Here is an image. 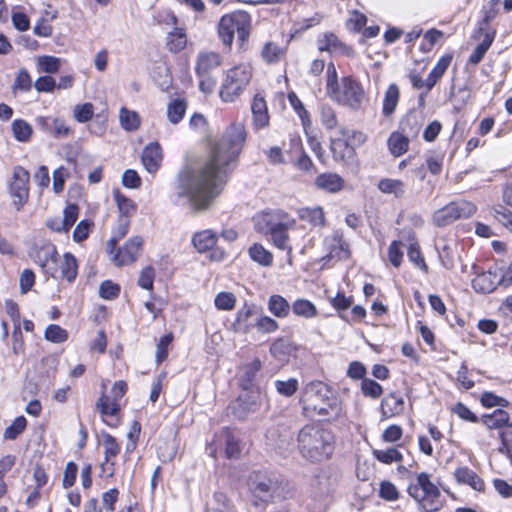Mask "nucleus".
Here are the masks:
<instances>
[{"mask_svg": "<svg viewBox=\"0 0 512 512\" xmlns=\"http://www.w3.org/2000/svg\"><path fill=\"white\" fill-rule=\"evenodd\" d=\"M477 211L474 203L460 199L451 201L444 207L436 210L432 216V222L437 227H445L456 220L473 216Z\"/></svg>", "mask_w": 512, "mask_h": 512, "instance_id": "9d476101", "label": "nucleus"}, {"mask_svg": "<svg viewBox=\"0 0 512 512\" xmlns=\"http://www.w3.org/2000/svg\"><path fill=\"white\" fill-rule=\"evenodd\" d=\"M27 420L24 416H18L11 425L4 431V438L7 440H15L26 428Z\"/></svg>", "mask_w": 512, "mask_h": 512, "instance_id": "4d7b16f0", "label": "nucleus"}, {"mask_svg": "<svg viewBox=\"0 0 512 512\" xmlns=\"http://www.w3.org/2000/svg\"><path fill=\"white\" fill-rule=\"evenodd\" d=\"M250 27V15L244 11H236L221 18L218 34L225 45L230 46L232 44L235 34L241 44H243L248 39Z\"/></svg>", "mask_w": 512, "mask_h": 512, "instance_id": "1a4fd4ad", "label": "nucleus"}, {"mask_svg": "<svg viewBox=\"0 0 512 512\" xmlns=\"http://www.w3.org/2000/svg\"><path fill=\"white\" fill-rule=\"evenodd\" d=\"M297 448L301 457L311 463H320L334 452V435L320 424L303 426L297 434Z\"/></svg>", "mask_w": 512, "mask_h": 512, "instance_id": "7ed1b4c3", "label": "nucleus"}, {"mask_svg": "<svg viewBox=\"0 0 512 512\" xmlns=\"http://www.w3.org/2000/svg\"><path fill=\"white\" fill-rule=\"evenodd\" d=\"M250 490L254 497L268 503L292 497L290 483L278 476L255 473L250 480Z\"/></svg>", "mask_w": 512, "mask_h": 512, "instance_id": "39448f33", "label": "nucleus"}, {"mask_svg": "<svg viewBox=\"0 0 512 512\" xmlns=\"http://www.w3.org/2000/svg\"><path fill=\"white\" fill-rule=\"evenodd\" d=\"M277 393L283 397H292L299 388V382L296 378H288L285 380L277 379L274 382Z\"/></svg>", "mask_w": 512, "mask_h": 512, "instance_id": "de8ad7c7", "label": "nucleus"}, {"mask_svg": "<svg viewBox=\"0 0 512 512\" xmlns=\"http://www.w3.org/2000/svg\"><path fill=\"white\" fill-rule=\"evenodd\" d=\"M295 224L296 220L287 212L276 209L259 215L255 221V228L258 232L268 236L276 248L286 251L290 258L292 246L290 245L288 230L293 228Z\"/></svg>", "mask_w": 512, "mask_h": 512, "instance_id": "20e7f679", "label": "nucleus"}, {"mask_svg": "<svg viewBox=\"0 0 512 512\" xmlns=\"http://www.w3.org/2000/svg\"><path fill=\"white\" fill-rule=\"evenodd\" d=\"M361 389L365 396L378 398L383 392L382 386L375 380L364 378L361 383Z\"/></svg>", "mask_w": 512, "mask_h": 512, "instance_id": "338daca9", "label": "nucleus"}, {"mask_svg": "<svg viewBox=\"0 0 512 512\" xmlns=\"http://www.w3.org/2000/svg\"><path fill=\"white\" fill-rule=\"evenodd\" d=\"M454 477L459 484L469 485L476 491H482L484 489L483 480L466 466L457 468L454 472Z\"/></svg>", "mask_w": 512, "mask_h": 512, "instance_id": "bb28decb", "label": "nucleus"}, {"mask_svg": "<svg viewBox=\"0 0 512 512\" xmlns=\"http://www.w3.org/2000/svg\"><path fill=\"white\" fill-rule=\"evenodd\" d=\"M288 101L290 105L293 107L295 112L298 114L299 118L302 121L303 126L310 124L309 113L305 109L302 101L298 98V96L294 92L288 93Z\"/></svg>", "mask_w": 512, "mask_h": 512, "instance_id": "13d9d810", "label": "nucleus"}, {"mask_svg": "<svg viewBox=\"0 0 512 512\" xmlns=\"http://www.w3.org/2000/svg\"><path fill=\"white\" fill-rule=\"evenodd\" d=\"M495 37V32H487L484 36V39L481 43H479L472 54L469 56V63L472 65L479 64L482 59L484 58L486 52L489 50L490 46L492 45Z\"/></svg>", "mask_w": 512, "mask_h": 512, "instance_id": "58836bf2", "label": "nucleus"}, {"mask_svg": "<svg viewBox=\"0 0 512 512\" xmlns=\"http://www.w3.org/2000/svg\"><path fill=\"white\" fill-rule=\"evenodd\" d=\"M120 294V286L111 280H105L100 284L99 296L105 300H113Z\"/></svg>", "mask_w": 512, "mask_h": 512, "instance_id": "680f3d73", "label": "nucleus"}, {"mask_svg": "<svg viewBox=\"0 0 512 512\" xmlns=\"http://www.w3.org/2000/svg\"><path fill=\"white\" fill-rule=\"evenodd\" d=\"M409 240L411 241L407 252L409 260L412 263H414L419 269H421L424 272H427L428 266L425 263L418 243L415 241L414 233L409 234Z\"/></svg>", "mask_w": 512, "mask_h": 512, "instance_id": "c03bdc74", "label": "nucleus"}, {"mask_svg": "<svg viewBox=\"0 0 512 512\" xmlns=\"http://www.w3.org/2000/svg\"><path fill=\"white\" fill-rule=\"evenodd\" d=\"M334 487V480L325 469H319L310 483V496L315 501H322L327 498Z\"/></svg>", "mask_w": 512, "mask_h": 512, "instance_id": "2eb2a0df", "label": "nucleus"}, {"mask_svg": "<svg viewBox=\"0 0 512 512\" xmlns=\"http://www.w3.org/2000/svg\"><path fill=\"white\" fill-rule=\"evenodd\" d=\"M320 121L327 130H333L338 125L336 111L328 104L320 106Z\"/></svg>", "mask_w": 512, "mask_h": 512, "instance_id": "603ef678", "label": "nucleus"}, {"mask_svg": "<svg viewBox=\"0 0 512 512\" xmlns=\"http://www.w3.org/2000/svg\"><path fill=\"white\" fill-rule=\"evenodd\" d=\"M119 120L121 127L126 131H135L140 125L139 115L130 111L125 107H122L119 112Z\"/></svg>", "mask_w": 512, "mask_h": 512, "instance_id": "a18cd8bd", "label": "nucleus"}, {"mask_svg": "<svg viewBox=\"0 0 512 512\" xmlns=\"http://www.w3.org/2000/svg\"><path fill=\"white\" fill-rule=\"evenodd\" d=\"M30 173L21 166L13 169L12 179L9 182V194L13 199V205L20 211L29 198Z\"/></svg>", "mask_w": 512, "mask_h": 512, "instance_id": "ddd939ff", "label": "nucleus"}, {"mask_svg": "<svg viewBox=\"0 0 512 512\" xmlns=\"http://www.w3.org/2000/svg\"><path fill=\"white\" fill-rule=\"evenodd\" d=\"M38 263L46 275L59 280V254L54 245H47L40 249Z\"/></svg>", "mask_w": 512, "mask_h": 512, "instance_id": "dca6fc26", "label": "nucleus"}, {"mask_svg": "<svg viewBox=\"0 0 512 512\" xmlns=\"http://www.w3.org/2000/svg\"><path fill=\"white\" fill-rule=\"evenodd\" d=\"M480 402L484 407H508L509 401L503 397L497 396L492 392H484L481 395Z\"/></svg>", "mask_w": 512, "mask_h": 512, "instance_id": "69168bd1", "label": "nucleus"}, {"mask_svg": "<svg viewBox=\"0 0 512 512\" xmlns=\"http://www.w3.org/2000/svg\"><path fill=\"white\" fill-rule=\"evenodd\" d=\"M249 256L254 262L268 267L273 263V255L270 251L264 248L262 244L255 243L248 250Z\"/></svg>", "mask_w": 512, "mask_h": 512, "instance_id": "a19ab883", "label": "nucleus"}, {"mask_svg": "<svg viewBox=\"0 0 512 512\" xmlns=\"http://www.w3.org/2000/svg\"><path fill=\"white\" fill-rule=\"evenodd\" d=\"M452 61L451 55H444L442 56L436 63V65L433 67V69L430 71L427 79V92L430 91L435 84L438 82V80L444 75L446 70L448 69L450 63Z\"/></svg>", "mask_w": 512, "mask_h": 512, "instance_id": "2f4dec72", "label": "nucleus"}, {"mask_svg": "<svg viewBox=\"0 0 512 512\" xmlns=\"http://www.w3.org/2000/svg\"><path fill=\"white\" fill-rule=\"evenodd\" d=\"M44 336L50 342L63 343L68 339V332L59 325L50 324L46 327Z\"/></svg>", "mask_w": 512, "mask_h": 512, "instance_id": "6e6d98bb", "label": "nucleus"}, {"mask_svg": "<svg viewBox=\"0 0 512 512\" xmlns=\"http://www.w3.org/2000/svg\"><path fill=\"white\" fill-rule=\"evenodd\" d=\"M283 54V49L279 47L274 42L265 43L261 56L266 63L272 64L276 63L280 60L281 55Z\"/></svg>", "mask_w": 512, "mask_h": 512, "instance_id": "864d4df0", "label": "nucleus"}, {"mask_svg": "<svg viewBox=\"0 0 512 512\" xmlns=\"http://www.w3.org/2000/svg\"><path fill=\"white\" fill-rule=\"evenodd\" d=\"M101 442L104 448V455L106 463L114 465V459L120 453L121 446L116 438L107 432L101 433Z\"/></svg>", "mask_w": 512, "mask_h": 512, "instance_id": "7c9ffc66", "label": "nucleus"}, {"mask_svg": "<svg viewBox=\"0 0 512 512\" xmlns=\"http://www.w3.org/2000/svg\"><path fill=\"white\" fill-rule=\"evenodd\" d=\"M472 269L476 275L475 278L472 279V287L477 293L489 294L493 292L502 281L508 280L509 283H512V265L505 275L498 270L479 271L476 265H473Z\"/></svg>", "mask_w": 512, "mask_h": 512, "instance_id": "f8f14e48", "label": "nucleus"}, {"mask_svg": "<svg viewBox=\"0 0 512 512\" xmlns=\"http://www.w3.org/2000/svg\"><path fill=\"white\" fill-rule=\"evenodd\" d=\"M79 207L76 204H69L63 212V219L59 226H54V221H48L47 226L56 232H67L74 225L78 218Z\"/></svg>", "mask_w": 512, "mask_h": 512, "instance_id": "cd10ccee", "label": "nucleus"}, {"mask_svg": "<svg viewBox=\"0 0 512 512\" xmlns=\"http://www.w3.org/2000/svg\"><path fill=\"white\" fill-rule=\"evenodd\" d=\"M118 226L113 230L112 236L107 243V250L110 254L114 253L118 242L126 236L130 226L128 218H119Z\"/></svg>", "mask_w": 512, "mask_h": 512, "instance_id": "37998d69", "label": "nucleus"}, {"mask_svg": "<svg viewBox=\"0 0 512 512\" xmlns=\"http://www.w3.org/2000/svg\"><path fill=\"white\" fill-rule=\"evenodd\" d=\"M73 116L79 123H86L94 117V106L90 102L78 104L73 109Z\"/></svg>", "mask_w": 512, "mask_h": 512, "instance_id": "5fc2aeb1", "label": "nucleus"}, {"mask_svg": "<svg viewBox=\"0 0 512 512\" xmlns=\"http://www.w3.org/2000/svg\"><path fill=\"white\" fill-rule=\"evenodd\" d=\"M399 97L400 92L398 86L394 83L390 84L383 98L382 114L384 116H390L394 113L399 102Z\"/></svg>", "mask_w": 512, "mask_h": 512, "instance_id": "473e14b6", "label": "nucleus"}, {"mask_svg": "<svg viewBox=\"0 0 512 512\" xmlns=\"http://www.w3.org/2000/svg\"><path fill=\"white\" fill-rule=\"evenodd\" d=\"M329 97L352 111L362 110L369 100L362 84L352 76L342 77L340 86Z\"/></svg>", "mask_w": 512, "mask_h": 512, "instance_id": "0eeeda50", "label": "nucleus"}, {"mask_svg": "<svg viewBox=\"0 0 512 512\" xmlns=\"http://www.w3.org/2000/svg\"><path fill=\"white\" fill-rule=\"evenodd\" d=\"M187 103L184 99H174L167 106V118L170 123L178 124L184 117Z\"/></svg>", "mask_w": 512, "mask_h": 512, "instance_id": "ea45409f", "label": "nucleus"}, {"mask_svg": "<svg viewBox=\"0 0 512 512\" xmlns=\"http://www.w3.org/2000/svg\"><path fill=\"white\" fill-rule=\"evenodd\" d=\"M405 408L404 398L396 392L386 395L381 401V414L383 419H388L403 413Z\"/></svg>", "mask_w": 512, "mask_h": 512, "instance_id": "aec40b11", "label": "nucleus"}, {"mask_svg": "<svg viewBox=\"0 0 512 512\" xmlns=\"http://www.w3.org/2000/svg\"><path fill=\"white\" fill-rule=\"evenodd\" d=\"M343 179L335 173H322L315 179L318 188L334 193L342 189Z\"/></svg>", "mask_w": 512, "mask_h": 512, "instance_id": "c85d7f7f", "label": "nucleus"}, {"mask_svg": "<svg viewBox=\"0 0 512 512\" xmlns=\"http://www.w3.org/2000/svg\"><path fill=\"white\" fill-rule=\"evenodd\" d=\"M493 211L494 218L512 232V212L501 205L494 208Z\"/></svg>", "mask_w": 512, "mask_h": 512, "instance_id": "774afa93", "label": "nucleus"}, {"mask_svg": "<svg viewBox=\"0 0 512 512\" xmlns=\"http://www.w3.org/2000/svg\"><path fill=\"white\" fill-rule=\"evenodd\" d=\"M38 66L45 73L53 74L61 67V60L54 56L44 55L38 58Z\"/></svg>", "mask_w": 512, "mask_h": 512, "instance_id": "bf43d9fd", "label": "nucleus"}, {"mask_svg": "<svg viewBox=\"0 0 512 512\" xmlns=\"http://www.w3.org/2000/svg\"><path fill=\"white\" fill-rule=\"evenodd\" d=\"M408 145V138L399 133H392L388 139L389 150L396 157L404 154L408 149Z\"/></svg>", "mask_w": 512, "mask_h": 512, "instance_id": "49530a36", "label": "nucleus"}, {"mask_svg": "<svg viewBox=\"0 0 512 512\" xmlns=\"http://www.w3.org/2000/svg\"><path fill=\"white\" fill-rule=\"evenodd\" d=\"M299 403L303 415L307 418L319 416L327 421H334L343 414L341 401L322 381L316 380L307 383L302 389Z\"/></svg>", "mask_w": 512, "mask_h": 512, "instance_id": "f03ea898", "label": "nucleus"}, {"mask_svg": "<svg viewBox=\"0 0 512 512\" xmlns=\"http://www.w3.org/2000/svg\"><path fill=\"white\" fill-rule=\"evenodd\" d=\"M481 422L488 429H502L503 427H512V421L508 412L503 409H496L492 413L484 414L481 418Z\"/></svg>", "mask_w": 512, "mask_h": 512, "instance_id": "a878e982", "label": "nucleus"}, {"mask_svg": "<svg viewBox=\"0 0 512 512\" xmlns=\"http://www.w3.org/2000/svg\"><path fill=\"white\" fill-rule=\"evenodd\" d=\"M113 197L120 213L119 218H128L130 220V217L136 211L134 201L123 195L118 189L113 191Z\"/></svg>", "mask_w": 512, "mask_h": 512, "instance_id": "c9c22d12", "label": "nucleus"}, {"mask_svg": "<svg viewBox=\"0 0 512 512\" xmlns=\"http://www.w3.org/2000/svg\"><path fill=\"white\" fill-rule=\"evenodd\" d=\"M252 77L249 65L240 64L230 68L221 83L219 96L223 102H234L245 90Z\"/></svg>", "mask_w": 512, "mask_h": 512, "instance_id": "6e6552de", "label": "nucleus"}, {"mask_svg": "<svg viewBox=\"0 0 512 512\" xmlns=\"http://www.w3.org/2000/svg\"><path fill=\"white\" fill-rule=\"evenodd\" d=\"M162 160L163 152L158 142H150L144 147L141 155V161L148 173H156L161 166Z\"/></svg>", "mask_w": 512, "mask_h": 512, "instance_id": "a211bd4d", "label": "nucleus"}, {"mask_svg": "<svg viewBox=\"0 0 512 512\" xmlns=\"http://www.w3.org/2000/svg\"><path fill=\"white\" fill-rule=\"evenodd\" d=\"M12 131L16 140L27 142L32 135L31 125L22 119H16L12 123Z\"/></svg>", "mask_w": 512, "mask_h": 512, "instance_id": "3c124183", "label": "nucleus"}, {"mask_svg": "<svg viewBox=\"0 0 512 512\" xmlns=\"http://www.w3.org/2000/svg\"><path fill=\"white\" fill-rule=\"evenodd\" d=\"M260 369L261 362L259 359H254L244 367V371L240 377V385L244 390H248L253 386L256 375Z\"/></svg>", "mask_w": 512, "mask_h": 512, "instance_id": "79ce46f5", "label": "nucleus"}, {"mask_svg": "<svg viewBox=\"0 0 512 512\" xmlns=\"http://www.w3.org/2000/svg\"><path fill=\"white\" fill-rule=\"evenodd\" d=\"M374 457L381 463L391 464L393 462H400L403 458L402 453L394 447L382 450H373Z\"/></svg>", "mask_w": 512, "mask_h": 512, "instance_id": "8fccbe9b", "label": "nucleus"}, {"mask_svg": "<svg viewBox=\"0 0 512 512\" xmlns=\"http://www.w3.org/2000/svg\"><path fill=\"white\" fill-rule=\"evenodd\" d=\"M105 389L106 385L102 383V393L96 402V408L102 417L116 416L121 410L119 401L127 392L128 385L123 380L116 381L111 388V395H107Z\"/></svg>", "mask_w": 512, "mask_h": 512, "instance_id": "9b49d317", "label": "nucleus"}, {"mask_svg": "<svg viewBox=\"0 0 512 512\" xmlns=\"http://www.w3.org/2000/svg\"><path fill=\"white\" fill-rule=\"evenodd\" d=\"M214 303L219 310H232L236 304V298L233 293L220 292L216 295Z\"/></svg>", "mask_w": 512, "mask_h": 512, "instance_id": "0e129e2a", "label": "nucleus"}, {"mask_svg": "<svg viewBox=\"0 0 512 512\" xmlns=\"http://www.w3.org/2000/svg\"><path fill=\"white\" fill-rule=\"evenodd\" d=\"M221 65V56L216 52H201L197 56L196 75H212Z\"/></svg>", "mask_w": 512, "mask_h": 512, "instance_id": "412c9836", "label": "nucleus"}, {"mask_svg": "<svg viewBox=\"0 0 512 512\" xmlns=\"http://www.w3.org/2000/svg\"><path fill=\"white\" fill-rule=\"evenodd\" d=\"M291 309L296 316L303 317L305 319H311L316 317L318 314L316 306L311 301L304 298L296 299L292 303Z\"/></svg>", "mask_w": 512, "mask_h": 512, "instance_id": "72a5a7b5", "label": "nucleus"}, {"mask_svg": "<svg viewBox=\"0 0 512 512\" xmlns=\"http://www.w3.org/2000/svg\"><path fill=\"white\" fill-rule=\"evenodd\" d=\"M323 244L326 255L322 259L326 262L334 258L341 259L348 255L342 233L339 231H334L331 235L325 237Z\"/></svg>", "mask_w": 512, "mask_h": 512, "instance_id": "f3484780", "label": "nucleus"}, {"mask_svg": "<svg viewBox=\"0 0 512 512\" xmlns=\"http://www.w3.org/2000/svg\"><path fill=\"white\" fill-rule=\"evenodd\" d=\"M258 397V393L255 392L241 394L233 406L234 415L244 419L249 413L255 412L259 408Z\"/></svg>", "mask_w": 512, "mask_h": 512, "instance_id": "6ab92c4d", "label": "nucleus"}, {"mask_svg": "<svg viewBox=\"0 0 512 512\" xmlns=\"http://www.w3.org/2000/svg\"><path fill=\"white\" fill-rule=\"evenodd\" d=\"M253 315V307L244 305L236 314L233 327L235 331L247 333L254 325L249 321Z\"/></svg>", "mask_w": 512, "mask_h": 512, "instance_id": "e433bc0d", "label": "nucleus"}, {"mask_svg": "<svg viewBox=\"0 0 512 512\" xmlns=\"http://www.w3.org/2000/svg\"><path fill=\"white\" fill-rule=\"evenodd\" d=\"M242 123H231L218 141L210 145L208 159L186 164L176 174L169 200L174 206H189L202 212L213 204L222 192L228 174L237 161L246 141Z\"/></svg>", "mask_w": 512, "mask_h": 512, "instance_id": "f257e3e1", "label": "nucleus"}, {"mask_svg": "<svg viewBox=\"0 0 512 512\" xmlns=\"http://www.w3.org/2000/svg\"><path fill=\"white\" fill-rule=\"evenodd\" d=\"M300 220L310 224L312 228H322L326 224L324 211L321 207H303L298 210Z\"/></svg>", "mask_w": 512, "mask_h": 512, "instance_id": "393cba45", "label": "nucleus"}, {"mask_svg": "<svg viewBox=\"0 0 512 512\" xmlns=\"http://www.w3.org/2000/svg\"><path fill=\"white\" fill-rule=\"evenodd\" d=\"M294 145L298 146V148L300 150V156L295 161L294 166L303 172H308V173L314 172L315 171L314 164H313L311 158L305 153V151H303L300 141L299 140L295 141Z\"/></svg>", "mask_w": 512, "mask_h": 512, "instance_id": "052dcab7", "label": "nucleus"}, {"mask_svg": "<svg viewBox=\"0 0 512 512\" xmlns=\"http://www.w3.org/2000/svg\"><path fill=\"white\" fill-rule=\"evenodd\" d=\"M330 149L336 161L346 162L354 154V149L342 139H332Z\"/></svg>", "mask_w": 512, "mask_h": 512, "instance_id": "f704fd0d", "label": "nucleus"}, {"mask_svg": "<svg viewBox=\"0 0 512 512\" xmlns=\"http://www.w3.org/2000/svg\"><path fill=\"white\" fill-rule=\"evenodd\" d=\"M378 189L385 194H392L396 198H401L405 194V185L399 179L384 178L379 181Z\"/></svg>", "mask_w": 512, "mask_h": 512, "instance_id": "4c0bfd02", "label": "nucleus"}, {"mask_svg": "<svg viewBox=\"0 0 512 512\" xmlns=\"http://www.w3.org/2000/svg\"><path fill=\"white\" fill-rule=\"evenodd\" d=\"M251 111L253 115V122L257 129L266 127L269 124V114L267 104L259 94H256L251 104Z\"/></svg>", "mask_w": 512, "mask_h": 512, "instance_id": "b1692460", "label": "nucleus"}, {"mask_svg": "<svg viewBox=\"0 0 512 512\" xmlns=\"http://www.w3.org/2000/svg\"><path fill=\"white\" fill-rule=\"evenodd\" d=\"M407 492L424 512H434L441 508V492L426 472L419 473L415 481L410 482Z\"/></svg>", "mask_w": 512, "mask_h": 512, "instance_id": "423d86ee", "label": "nucleus"}, {"mask_svg": "<svg viewBox=\"0 0 512 512\" xmlns=\"http://www.w3.org/2000/svg\"><path fill=\"white\" fill-rule=\"evenodd\" d=\"M267 307L269 312L277 318L288 317L291 310L289 302L278 294H273L269 297Z\"/></svg>", "mask_w": 512, "mask_h": 512, "instance_id": "c756f323", "label": "nucleus"}, {"mask_svg": "<svg viewBox=\"0 0 512 512\" xmlns=\"http://www.w3.org/2000/svg\"><path fill=\"white\" fill-rule=\"evenodd\" d=\"M439 259L444 268L451 270L455 265V253L448 244H443L438 248Z\"/></svg>", "mask_w": 512, "mask_h": 512, "instance_id": "e2e57ef3", "label": "nucleus"}, {"mask_svg": "<svg viewBox=\"0 0 512 512\" xmlns=\"http://www.w3.org/2000/svg\"><path fill=\"white\" fill-rule=\"evenodd\" d=\"M59 280H66L69 283L75 281L78 274V263L76 257L66 252L63 258H59Z\"/></svg>", "mask_w": 512, "mask_h": 512, "instance_id": "5701e85b", "label": "nucleus"}, {"mask_svg": "<svg viewBox=\"0 0 512 512\" xmlns=\"http://www.w3.org/2000/svg\"><path fill=\"white\" fill-rule=\"evenodd\" d=\"M143 238L139 235L129 238L122 247L114 250L113 261L117 266L130 265L134 263L143 246Z\"/></svg>", "mask_w": 512, "mask_h": 512, "instance_id": "4468645a", "label": "nucleus"}, {"mask_svg": "<svg viewBox=\"0 0 512 512\" xmlns=\"http://www.w3.org/2000/svg\"><path fill=\"white\" fill-rule=\"evenodd\" d=\"M187 43L186 34L182 29L175 28L167 37V47L170 51L178 52L185 48Z\"/></svg>", "mask_w": 512, "mask_h": 512, "instance_id": "09e8293b", "label": "nucleus"}, {"mask_svg": "<svg viewBox=\"0 0 512 512\" xmlns=\"http://www.w3.org/2000/svg\"><path fill=\"white\" fill-rule=\"evenodd\" d=\"M218 240V235L211 229H205L196 232L192 236V244L199 253H205L212 250Z\"/></svg>", "mask_w": 512, "mask_h": 512, "instance_id": "4be33fe9", "label": "nucleus"}]
</instances>
